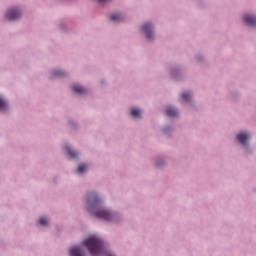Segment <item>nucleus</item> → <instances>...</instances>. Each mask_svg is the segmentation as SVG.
I'll return each mask as SVG.
<instances>
[{"instance_id": "14", "label": "nucleus", "mask_w": 256, "mask_h": 256, "mask_svg": "<svg viewBox=\"0 0 256 256\" xmlns=\"http://www.w3.org/2000/svg\"><path fill=\"white\" fill-rule=\"evenodd\" d=\"M182 99H183V101H189V99H191V93H189V92H184V93L182 94Z\"/></svg>"}, {"instance_id": "7", "label": "nucleus", "mask_w": 256, "mask_h": 256, "mask_svg": "<svg viewBox=\"0 0 256 256\" xmlns=\"http://www.w3.org/2000/svg\"><path fill=\"white\" fill-rule=\"evenodd\" d=\"M85 253L83 252V249L79 246L72 247L70 249V256H83Z\"/></svg>"}, {"instance_id": "2", "label": "nucleus", "mask_w": 256, "mask_h": 256, "mask_svg": "<svg viewBox=\"0 0 256 256\" xmlns=\"http://www.w3.org/2000/svg\"><path fill=\"white\" fill-rule=\"evenodd\" d=\"M83 245L88 248V251L93 256H97L99 253L103 252V240L99 239L97 236H90L83 242Z\"/></svg>"}, {"instance_id": "12", "label": "nucleus", "mask_w": 256, "mask_h": 256, "mask_svg": "<svg viewBox=\"0 0 256 256\" xmlns=\"http://www.w3.org/2000/svg\"><path fill=\"white\" fill-rule=\"evenodd\" d=\"M66 151L70 155V157H73V158L77 157V152L73 151V149H71V147L67 146Z\"/></svg>"}, {"instance_id": "8", "label": "nucleus", "mask_w": 256, "mask_h": 256, "mask_svg": "<svg viewBox=\"0 0 256 256\" xmlns=\"http://www.w3.org/2000/svg\"><path fill=\"white\" fill-rule=\"evenodd\" d=\"M177 110L171 106H168L166 108V115H168V117H177Z\"/></svg>"}, {"instance_id": "10", "label": "nucleus", "mask_w": 256, "mask_h": 256, "mask_svg": "<svg viewBox=\"0 0 256 256\" xmlns=\"http://www.w3.org/2000/svg\"><path fill=\"white\" fill-rule=\"evenodd\" d=\"M110 19H111L112 21H115V22L119 23V21H122L123 16H122L121 14H119V13H116V14H112V15L110 16Z\"/></svg>"}, {"instance_id": "17", "label": "nucleus", "mask_w": 256, "mask_h": 256, "mask_svg": "<svg viewBox=\"0 0 256 256\" xmlns=\"http://www.w3.org/2000/svg\"><path fill=\"white\" fill-rule=\"evenodd\" d=\"M63 75L62 71H54V76L55 77H61Z\"/></svg>"}, {"instance_id": "4", "label": "nucleus", "mask_w": 256, "mask_h": 256, "mask_svg": "<svg viewBox=\"0 0 256 256\" xmlns=\"http://www.w3.org/2000/svg\"><path fill=\"white\" fill-rule=\"evenodd\" d=\"M142 30L146 33L148 41H151L153 39V26L150 23H146L143 25Z\"/></svg>"}, {"instance_id": "5", "label": "nucleus", "mask_w": 256, "mask_h": 256, "mask_svg": "<svg viewBox=\"0 0 256 256\" xmlns=\"http://www.w3.org/2000/svg\"><path fill=\"white\" fill-rule=\"evenodd\" d=\"M250 138L251 136L245 132L239 133L237 135V140L239 141V143H241V145H247V141Z\"/></svg>"}, {"instance_id": "18", "label": "nucleus", "mask_w": 256, "mask_h": 256, "mask_svg": "<svg viewBox=\"0 0 256 256\" xmlns=\"http://www.w3.org/2000/svg\"><path fill=\"white\" fill-rule=\"evenodd\" d=\"M106 256H114L113 254H107Z\"/></svg>"}, {"instance_id": "3", "label": "nucleus", "mask_w": 256, "mask_h": 256, "mask_svg": "<svg viewBox=\"0 0 256 256\" xmlns=\"http://www.w3.org/2000/svg\"><path fill=\"white\" fill-rule=\"evenodd\" d=\"M21 17V11L17 9H10L6 13V19L8 21H15V19H19Z\"/></svg>"}, {"instance_id": "1", "label": "nucleus", "mask_w": 256, "mask_h": 256, "mask_svg": "<svg viewBox=\"0 0 256 256\" xmlns=\"http://www.w3.org/2000/svg\"><path fill=\"white\" fill-rule=\"evenodd\" d=\"M88 203V211H93V209L96 210L95 217L98 219H103L104 221H111L113 219V214L111 212L100 208L101 206V200L97 196V194L92 193L87 198Z\"/></svg>"}, {"instance_id": "9", "label": "nucleus", "mask_w": 256, "mask_h": 256, "mask_svg": "<svg viewBox=\"0 0 256 256\" xmlns=\"http://www.w3.org/2000/svg\"><path fill=\"white\" fill-rule=\"evenodd\" d=\"M73 91L78 95H83L86 93V90L85 88H83V86H77V85L73 86Z\"/></svg>"}, {"instance_id": "16", "label": "nucleus", "mask_w": 256, "mask_h": 256, "mask_svg": "<svg viewBox=\"0 0 256 256\" xmlns=\"http://www.w3.org/2000/svg\"><path fill=\"white\" fill-rule=\"evenodd\" d=\"M39 223H40V225H43V226L47 225V223H48L47 218H40Z\"/></svg>"}, {"instance_id": "13", "label": "nucleus", "mask_w": 256, "mask_h": 256, "mask_svg": "<svg viewBox=\"0 0 256 256\" xmlns=\"http://www.w3.org/2000/svg\"><path fill=\"white\" fill-rule=\"evenodd\" d=\"M7 109V102L0 98V111H5Z\"/></svg>"}, {"instance_id": "6", "label": "nucleus", "mask_w": 256, "mask_h": 256, "mask_svg": "<svg viewBox=\"0 0 256 256\" xmlns=\"http://www.w3.org/2000/svg\"><path fill=\"white\" fill-rule=\"evenodd\" d=\"M243 21H244V23H246V25H249L250 27L256 26L255 16L246 15V16H244Z\"/></svg>"}, {"instance_id": "11", "label": "nucleus", "mask_w": 256, "mask_h": 256, "mask_svg": "<svg viewBox=\"0 0 256 256\" xmlns=\"http://www.w3.org/2000/svg\"><path fill=\"white\" fill-rule=\"evenodd\" d=\"M131 115H132V117H141V110H139L137 108H133L131 110Z\"/></svg>"}, {"instance_id": "15", "label": "nucleus", "mask_w": 256, "mask_h": 256, "mask_svg": "<svg viewBox=\"0 0 256 256\" xmlns=\"http://www.w3.org/2000/svg\"><path fill=\"white\" fill-rule=\"evenodd\" d=\"M85 171H87V165L81 164V165L78 167V173H85Z\"/></svg>"}]
</instances>
